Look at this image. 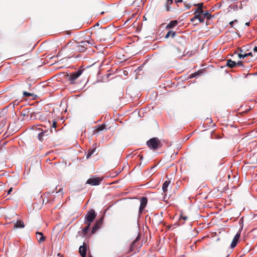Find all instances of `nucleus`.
<instances>
[{
  "instance_id": "nucleus-1",
  "label": "nucleus",
  "mask_w": 257,
  "mask_h": 257,
  "mask_svg": "<svg viewBox=\"0 0 257 257\" xmlns=\"http://www.w3.org/2000/svg\"><path fill=\"white\" fill-rule=\"evenodd\" d=\"M140 235H138L136 238L132 242L127 250V253L133 254L137 251H139V249L142 246V244L140 242Z\"/></svg>"
},
{
  "instance_id": "nucleus-2",
  "label": "nucleus",
  "mask_w": 257,
  "mask_h": 257,
  "mask_svg": "<svg viewBox=\"0 0 257 257\" xmlns=\"http://www.w3.org/2000/svg\"><path fill=\"white\" fill-rule=\"evenodd\" d=\"M147 145L150 149L153 150H156L162 146V143L157 138L150 139L147 142Z\"/></svg>"
},
{
  "instance_id": "nucleus-3",
  "label": "nucleus",
  "mask_w": 257,
  "mask_h": 257,
  "mask_svg": "<svg viewBox=\"0 0 257 257\" xmlns=\"http://www.w3.org/2000/svg\"><path fill=\"white\" fill-rule=\"evenodd\" d=\"M83 69H79L77 71L72 72L70 74L67 73L65 76L68 78L71 84L75 83V80L78 78L83 72Z\"/></svg>"
},
{
  "instance_id": "nucleus-4",
  "label": "nucleus",
  "mask_w": 257,
  "mask_h": 257,
  "mask_svg": "<svg viewBox=\"0 0 257 257\" xmlns=\"http://www.w3.org/2000/svg\"><path fill=\"white\" fill-rule=\"evenodd\" d=\"M93 41L92 40L83 41L78 43L77 46V49L80 52L85 51L88 47H90L93 45Z\"/></svg>"
},
{
  "instance_id": "nucleus-5",
  "label": "nucleus",
  "mask_w": 257,
  "mask_h": 257,
  "mask_svg": "<svg viewBox=\"0 0 257 257\" xmlns=\"http://www.w3.org/2000/svg\"><path fill=\"white\" fill-rule=\"evenodd\" d=\"M96 213L93 209H91L87 211V214L85 216V223H91L94 221L96 217Z\"/></svg>"
},
{
  "instance_id": "nucleus-6",
  "label": "nucleus",
  "mask_w": 257,
  "mask_h": 257,
  "mask_svg": "<svg viewBox=\"0 0 257 257\" xmlns=\"http://www.w3.org/2000/svg\"><path fill=\"white\" fill-rule=\"evenodd\" d=\"M97 39L100 41H104L106 40V30L102 28H98L94 33Z\"/></svg>"
},
{
  "instance_id": "nucleus-7",
  "label": "nucleus",
  "mask_w": 257,
  "mask_h": 257,
  "mask_svg": "<svg viewBox=\"0 0 257 257\" xmlns=\"http://www.w3.org/2000/svg\"><path fill=\"white\" fill-rule=\"evenodd\" d=\"M103 180L102 177H97L96 176H92L87 180L86 183L91 186L99 185Z\"/></svg>"
},
{
  "instance_id": "nucleus-8",
  "label": "nucleus",
  "mask_w": 257,
  "mask_h": 257,
  "mask_svg": "<svg viewBox=\"0 0 257 257\" xmlns=\"http://www.w3.org/2000/svg\"><path fill=\"white\" fill-rule=\"evenodd\" d=\"M103 218L101 217L100 218H99V220H97L95 222V223L94 225V226L92 228V229L91 230L92 234L95 233L96 232V231L101 227V226L103 223Z\"/></svg>"
},
{
  "instance_id": "nucleus-9",
  "label": "nucleus",
  "mask_w": 257,
  "mask_h": 257,
  "mask_svg": "<svg viewBox=\"0 0 257 257\" xmlns=\"http://www.w3.org/2000/svg\"><path fill=\"white\" fill-rule=\"evenodd\" d=\"M148 203V199L146 197H143L140 199V206L139 207V213H142Z\"/></svg>"
},
{
  "instance_id": "nucleus-10",
  "label": "nucleus",
  "mask_w": 257,
  "mask_h": 257,
  "mask_svg": "<svg viewBox=\"0 0 257 257\" xmlns=\"http://www.w3.org/2000/svg\"><path fill=\"white\" fill-rule=\"evenodd\" d=\"M240 236V231L239 230L237 232V233L235 234V235L234 236L233 240L231 243L230 247L231 248H234L235 246H236L237 243L238 241Z\"/></svg>"
},
{
  "instance_id": "nucleus-11",
  "label": "nucleus",
  "mask_w": 257,
  "mask_h": 257,
  "mask_svg": "<svg viewBox=\"0 0 257 257\" xmlns=\"http://www.w3.org/2000/svg\"><path fill=\"white\" fill-rule=\"evenodd\" d=\"M170 183H171L170 180H166L164 182V183L162 185V190H163V193H164L165 196L167 195V193L168 192V187L170 185Z\"/></svg>"
},
{
  "instance_id": "nucleus-12",
  "label": "nucleus",
  "mask_w": 257,
  "mask_h": 257,
  "mask_svg": "<svg viewBox=\"0 0 257 257\" xmlns=\"http://www.w3.org/2000/svg\"><path fill=\"white\" fill-rule=\"evenodd\" d=\"M79 253L82 257H85L87 251L86 245L83 243V245L80 246L79 248Z\"/></svg>"
},
{
  "instance_id": "nucleus-13",
  "label": "nucleus",
  "mask_w": 257,
  "mask_h": 257,
  "mask_svg": "<svg viewBox=\"0 0 257 257\" xmlns=\"http://www.w3.org/2000/svg\"><path fill=\"white\" fill-rule=\"evenodd\" d=\"M195 6H198V8L194 12V15H196V14H199V15L203 14V3H199L197 5H195Z\"/></svg>"
},
{
  "instance_id": "nucleus-14",
  "label": "nucleus",
  "mask_w": 257,
  "mask_h": 257,
  "mask_svg": "<svg viewBox=\"0 0 257 257\" xmlns=\"http://www.w3.org/2000/svg\"><path fill=\"white\" fill-rule=\"evenodd\" d=\"M49 135L48 131H44L41 133H40L38 135V139L40 141L43 142L44 140V137L45 136H47Z\"/></svg>"
},
{
  "instance_id": "nucleus-15",
  "label": "nucleus",
  "mask_w": 257,
  "mask_h": 257,
  "mask_svg": "<svg viewBox=\"0 0 257 257\" xmlns=\"http://www.w3.org/2000/svg\"><path fill=\"white\" fill-rule=\"evenodd\" d=\"M173 3V0H165L163 2V5L165 8V10L167 11H170V5Z\"/></svg>"
},
{
  "instance_id": "nucleus-16",
  "label": "nucleus",
  "mask_w": 257,
  "mask_h": 257,
  "mask_svg": "<svg viewBox=\"0 0 257 257\" xmlns=\"http://www.w3.org/2000/svg\"><path fill=\"white\" fill-rule=\"evenodd\" d=\"M105 126H106L105 124H102L101 125H98L95 126L93 131V134H96L100 131H103L105 128Z\"/></svg>"
},
{
  "instance_id": "nucleus-17",
  "label": "nucleus",
  "mask_w": 257,
  "mask_h": 257,
  "mask_svg": "<svg viewBox=\"0 0 257 257\" xmlns=\"http://www.w3.org/2000/svg\"><path fill=\"white\" fill-rule=\"evenodd\" d=\"M36 235L39 243L44 241L46 239V237L44 236L43 233L41 232H37Z\"/></svg>"
},
{
  "instance_id": "nucleus-18",
  "label": "nucleus",
  "mask_w": 257,
  "mask_h": 257,
  "mask_svg": "<svg viewBox=\"0 0 257 257\" xmlns=\"http://www.w3.org/2000/svg\"><path fill=\"white\" fill-rule=\"evenodd\" d=\"M196 19H198L200 23L203 22L204 20V16H203L202 14L200 15H199V14H196V15H194L191 19V21H193Z\"/></svg>"
},
{
  "instance_id": "nucleus-19",
  "label": "nucleus",
  "mask_w": 257,
  "mask_h": 257,
  "mask_svg": "<svg viewBox=\"0 0 257 257\" xmlns=\"http://www.w3.org/2000/svg\"><path fill=\"white\" fill-rule=\"evenodd\" d=\"M178 22L177 20H173L170 22V23L167 25V29H172L175 27H176Z\"/></svg>"
},
{
  "instance_id": "nucleus-20",
  "label": "nucleus",
  "mask_w": 257,
  "mask_h": 257,
  "mask_svg": "<svg viewBox=\"0 0 257 257\" xmlns=\"http://www.w3.org/2000/svg\"><path fill=\"white\" fill-rule=\"evenodd\" d=\"M226 66L232 68L236 66V63L235 61H232L231 59H228L227 60Z\"/></svg>"
},
{
  "instance_id": "nucleus-21",
  "label": "nucleus",
  "mask_w": 257,
  "mask_h": 257,
  "mask_svg": "<svg viewBox=\"0 0 257 257\" xmlns=\"http://www.w3.org/2000/svg\"><path fill=\"white\" fill-rule=\"evenodd\" d=\"M25 225L22 220H18L14 225V228H24Z\"/></svg>"
},
{
  "instance_id": "nucleus-22",
  "label": "nucleus",
  "mask_w": 257,
  "mask_h": 257,
  "mask_svg": "<svg viewBox=\"0 0 257 257\" xmlns=\"http://www.w3.org/2000/svg\"><path fill=\"white\" fill-rule=\"evenodd\" d=\"M96 146H93L92 147V148L90 149L89 151H88V152L87 154V156H86V158L87 159H88L89 157H91V156L92 155H93L94 154V153L95 152V150H96Z\"/></svg>"
},
{
  "instance_id": "nucleus-23",
  "label": "nucleus",
  "mask_w": 257,
  "mask_h": 257,
  "mask_svg": "<svg viewBox=\"0 0 257 257\" xmlns=\"http://www.w3.org/2000/svg\"><path fill=\"white\" fill-rule=\"evenodd\" d=\"M175 35H176V32H175L174 31H170L166 35L165 38H169L170 37H171L172 38H173V37H174Z\"/></svg>"
},
{
  "instance_id": "nucleus-24",
  "label": "nucleus",
  "mask_w": 257,
  "mask_h": 257,
  "mask_svg": "<svg viewBox=\"0 0 257 257\" xmlns=\"http://www.w3.org/2000/svg\"><path fill=\"white\" fill-rule=\"evenodd\" d=\"M90 225V223H87V225L82 229V233L83 234V235H85V234H87V232H88V231L89 230Z\"/></svg>"
},
{
  "instance_id": "nucleus-25",
  "label": "nucleus",
  "mask_w": 257,
  "mask_h": 257,
  "mask_svg": "<svg viewBox=\"0 0 257 257\" xmlns=\"http://www.w3.org/2000/svg\"><path fill=\"white\" fill-rule=\"evenodd\" d=\"M202 15L204 16V19L206 18L207 19L209 20L211 18V15L208 13V11H203Z\"/></svg>"
},
{
  "instance_id": "nucleus-26",
  "label": "nucleus",
  "mask_w": 257,
  "mask_h": 257,
  "mask_svg": "<svg viewBox=\"0 0 257 257\" xmlns=\"http://www.w3.org/2000/svg\"><path fill=\"white\" fill-rule=\"evenodd\" d=\"M229 8L231 10H233V11H237L238 10V6L237 5H230L229 7Z\"/></svg>"
},
{
  "instance_id": "nucleus-27",
  "label": "nucleus",
  "mask_w": 257,
  "mask_h": 257,
  "mask_svg": "<svg viewBox=\"0 0 257 257\" xmlns=\"http://www.w3.org/2000/svg\"><path fill=\"white\" fill-rule=\"evenodd\" d=\"M33 95V94L31 93L27 92L26 91L23 92V96L25 97H30Z\"/></svg>"
},
{
  "instance_id": "nucleus-28",
  "label": "nucleus",
  "mask_w": 257,
  "mask_h": 257,
  "mask_svg": "<svg viewBox=\"0 0 257 257\" xmlns=\"http://www.w3.org/2000/svg\"><path fill=\"white\" fill-rule=\"evenodd\" d=\"M188 218V217L186 215H183V214H181L180 217V220L183 219L184 221H185Z\"/></svg>"
},
{
  "instance_id": "nucleus-29",
  "label": "nucleus",
  "mask_w": 257,
  "mask_h": 257,
  "mask_svg": "<svg viewBox=\"0 0 257 257\" xmlns=\"http://www.w3.org/2000/svg\"><path fill=\"white\" fill-rule=\"evenodd\" d=\"M155 168V166L152 167L151 168L150 170H149V174H153L154 173V169Z\"/></svg>"
},
{
  "instance_id": "nucleus-30",
  "label": "nucleus",
  "mask_w": 257,
  "mask_h": 257,
  "mask_svg": "<svg viewBox=\"0 0 257 257\" xmlns=\"http://www.w3.org/2000/svg\"><path fill=\"white\" fill-rule=\"evenodd\" d=\"M237 22V20H234L233 21H232L230 22L229 23V25L230 26V27H232L233 23L234 22Z\"/></svg>"
},
{
  "instance_id": "nucleus-31",
  "label": "nucleus",
  "mask_w": 257,
  "mask_h": 257,
  "mask_svg": "<svg viewBox=\"0 0 257 257\" xmlns=\"http://www.w3.org/2000/svg\"><path fill=\"white\" fill-rule=\"evenodd\" d=\"M243 56L245 57H246L249 56H252V54L251 52H249L248 53H244V54H243Z\"/></svg>"
},
{
  "instance_id": "nucleus-32",
  "label": "nucleus",
  "mask_w": 257,
  "mask_h": 257,
  "mask_svg": "<svg viewBox=\"0 0 257 257\" xmlns=\"http://www.w3.org/2000/svg\"><path fill=\"white\" fill-rule=\"evenodd\" d=\"M236 63V65L243 66V62L241 61H238Z\"/></svg>"
},
{
  "instance_id": "nucleus-33",
  "label": "nucleus",
  "mask_w": 257,
  "mask_h": 257,
  "mask_svg": "<svg viewBox=\"0 0 257 257\" xmlns=\"http://www.w3.org/2000/svg\"><path fill=\"white\" fill-rule=\"evenodd\" d=\"M198 75H199V73H197V72L194 73H192L191 75L190 78H193V77H196V76H198Z\"/></svg>"
},
{
  "instance_id": "nucleus-34",
  "label": "nucleus",
  "mask_w": 257,
  "mask_h": 257,
  "mask_svg": "<svg viewBox=\"0 0 257 257\" xmlns=\"http://www.w3.org/2000/svg\"><path fill=\"white\" fill-rule=\"evenodd\" d=\"M56 126H57V122L56 121H54L53 122L52 127L55 129L56 127Z\"/></svg>"
},
{
  "instance_id": "nucleus-35",
  "label": "nucleus",
  "mask_w": 257,
  "mask_h": 257,
  "mask_svg": "<svg viewBox=\"0 0 257 257\" xmlns=\"http://www.w3.org/2000/svg\"><path fill=\"white\" fill-rule=\"evenodd\" d=\"M175 3L177 5V6L179 7V4L182 3L183 2L182 0H177L175 1Z\"/></svg>"
},
{
  "instance_id": "nucleus-36",
  "label": "nucleus",
  "mask_w": 257,
  "mask_h": 257,
  "mask_svg": "<svg viewBox=\"0 0 257 257\" xmlns=\"http://www.w3.org/2000/svg\"><path fill=\"white\" fill-rule=\"evenodd\" d=\"M238 56L240 59L245 58V57L243 56V54L241 53L238 54Z\"/></svg>"
},
{
  "instance_id": "nucleus-37",
  "label": "nucleus",
  "mask_w": 257,
  "mask_h": 257,
  "mask_svg": "<svg viewBox=\"0 0 257 257\" xmlns=\"http://www.w3.org/2000/svg\"><path fill=\"white\" fill-rule=\"evenodd\" d=\"M13 191V187H11L8 190V192H7V194L8 195H9L11 194V193Z\"/></svg>"
},
{
  "instance_id": "nucleus-38",
  "label": "nucleus",
  "mask_w": 257,
  "mask_h": 257,
  "mask_svg": "<svg viewBox=\"0 0 257 257\" xmlns=\"http://www.w3.org/2000/svg\"><path fill=\"white\" fill-rule=\"evenodd\" d=\"M253 51L254 52H257V47L255 46L253 48Z\"/></svg>"
},
{
  "instance_id": "nucleus-39",
  "label": "nucleus",
  "mask_w": 257,
  "mask_h": 257,
  "mask_svg": "<svg viewBox=\"0 0 257 257\" xmlns=\"http://www.w3.org/2000/svg\"><path fill=\"white\" fill-rule=\"evenodd\" d=\"M99 23H96V24L94 26V27H98V26H99Z\"/></svg>"
},
{
  "instance_id": "nucleus-40",
  "label": "nucleus",
  "mask_w": 257,
  "mask_h": 257,
  "mask_svg": "<svg viewBox=\"0 0 257 257\" xmlns=\"http://www.w3.org/2000/svg\"><path fill=\"white\" fill-rule=\"evenodd\" d=\"M190 7H191V6H190L189 5H188L187 6V9H189V8H190Z\"/></svg>"
},
{
  "instance_id": "nucleus-41",
  "label": "nucleus",
  "mask_w": 257,
  "mask_h": 257,
  "mask_svg": "<svg viewBox=\"0 0 257 257\" xmlns=\"http://www.w3.org/2000/svg\"><path fill=\"white\" fill-rule=\"evenodd\" d=\"M245 25L248 26L249 25V22L246 23Z\"/></svg>"
},
{
  "instance_id": "nucleus-42",
  "label": "nucleus",
  "mask_w": 257,
  "mask_h": 257,
  "mask_svg": "<svg viewBox=\"0 0 257 257\" xmlns=\"http://www.w3.org/2000/svg\"><path fill=\"white\" fill-rule=\"evenodd\" d=\"M240 53L242 54L243 51L241 49L240 50Z\"/></svg>"
},
{
  "instance_id": "nucleus-43",
  "label": "nucleus",
  "mask_w": 257,
  "mask_h": 257,
  "mask_svg": "<svg viewBox=\"0 0 257 257\" xmlns=\"http://www.w3.org/2000/svg\"><path fill=\"white\" fill-rule=\"evenodd\" d=\"M100 14H104V12H101V13H100Z\"/></svg>"
},
{
  "instance_id": "nucleus-44",
  "label": "nucleus",
  "mask_w": 257,
  "mask_h": 257,
  "mask_svg": "<svg viewBox=\"0 0 257 257\" xmlns=\"http://www.w3.org/2000/svg\"><path fill=\"white\" fill-rule=\"evenodd\" d=\"M88 257H92V256H91V255H90V256H89Z\"/></svg>"
}]
</instances>
